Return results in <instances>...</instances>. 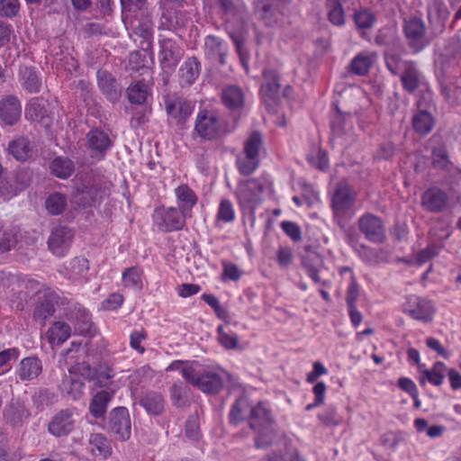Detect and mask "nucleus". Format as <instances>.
Listing matches in <instances>:
<instances>
[{
  "label": "nucleus",
  "instance_id": "obj_1",
  "mask_svg": "<svg viewBox=\"0 0 461 461\" xmlns=\"http://www.w3.org/2000/svg\"><path fill=\"white\" fill-rule=\"evenodd\" d=\"M269 185V180L264 176L239 181L234 195L240 212L255 218L256 210L262 203L263 194Z\"/></svg>",
  "mask_w": 461,
  "mask_h": 461
},
{
  "label": "nucleus",
  "instance_id": "obj_2",
  "mask_svg": "<svg viewBox=\"0 0 461 461\" xmlns=\"http://www.w3.org/2000/svg\"><path fill=\"white\" fill-rule=\"evenodd\" d=\"M111 185L104 176H94L76 186L73 197L80 207H96L109 196Z\"/></svg>",
  "mask_w": 461,
  "mask_h": 461
},
{
  "label": "nucleus",
  "instance_id": "obj_3",
  "mask_svg": "<svg viewBox=\"0 0 461 461\" xmlns=\"http://www.w3.org/2000/svg\"><path fill=\"white\" fill-rule=\"evenodd\" d=\"M386 68L394 76H399L402 87L409 93H413L421 84L422 76L412 60L403 59L399 54L385 51Z\"/></svg>",
  "mask_w": 461,
  "mask_h": 461
},
{
  "label": "nucleus",
  "instance_id": "obj_4",
  "mask_svg": "<svg viewBox=\"0 0 461 461\" xmlns=\"http://www.w3.org/2000/svg\"><path fill=\"white\" fill-rule=\"evenodd\" d=\"M249 423V427L258 433L255 438L257 447L263 448L272 444L274 439L271 428L273 417L270 409L265 402H259L252 406Z\"/></svg>",
  "mask_w": 461,
  "mask_h": 461
},
{
  "label": "nucleus",
  "instance_id": "obj_5",
  "mask_svg": "<svg viewBox=\"0 0 461 461\" xmlns=\"http://www.w3.org/2000/svg\"><path fill=\"white\" fill-rule=\"evenodd\" d=\"M439 62L445 75L456 78V86L461 88V41L452 38L446 42L439 56Z\"/></svg>",
  "mask_w": 461,
  "mask_h": 461
},
{
  "label": "nucleus",
  "instance_id": "obj_6",
  "mask_svg": "<svg viewBox=\"0 0 461 461\" xmlns=\"http://www.w3.org/2000/svg\"><path fill=\"white\" fill-rule=\"evenodd\" d=\"M183 377L205 393H217L223 386V379L215 371L203 370L197 373L193 367L181 368Z\"/></svg>",
  "mask_w": 461,
  "mask_h": 461
},
{
  "label": "nucleus",
  "instance_id": "obj_7",
  "mask_svg": "<svg viewBox=\"0 0 461 461\" xmlns=\"http://www.w3.org/2000/svg\"><path fill=\"white\" fill-rule=\"evenodd\" d=\"M163 103L168 119L177 124L185 123L194 109V104L177 93L163 96Z\"/></svg>",
  "mask_w": 461,
  "mask_h": 461
},
{
  "label": "nucleus",
  "instance_id": "obj_8",
  "mask_svg": "<svg viewBox=\"0 0 461 461\" xmlns=\"http://www.w3.org/2000/svg\"><path fill=\"white\" fill-rule=\"evenodd\" d=\"M78 371H84L86 378L91 377V367L83 363L82 365L69 368V375H65L59 385L62 394L71 400H77L84 393L85 378L82 377V375H84L83 374L79 375L77 373Z\"/></svg>",
  "mask_w": 461,
  "mask_h": 461
},
{
  "label": "nucleus",
  "instance_id": "obj_9",
  "mask_svg": "<svg viewBox=\"0 0 461 461\" xmlns=\"http://www.w3.org/2000/svg\"><path fill=\"white\" fill-rule=\"evenodd\" d=\"M187 217L176 207H158L152 214V221L160 231L173 232L182 230Z\"/></svg>",
  "mask_w": 461,
  "mask_h": 461
},
{
  "label": "nucleus",
  "instance_id": "obj_10",
  "mask_svg": "<svg viewBox=\"0 0 461 461\" xmlns=\"http://www.w3.org/2000/svg\"><path fill=\"white\" fill-rule=\"evenodd\" d=\"M359 231L365 239L374 244H383L386 240V229L383 219L372 212H365L357 220Z\"/></svg>",
  "mask_w": 461,
  "mask_h": 461
},
{
  "label": "nucleus",
  "instance_id": "obj_11",
  "mask_svg": "<svg viewBox=\"0 0 461 461\" xmlns=\"http://www.w3.org/2000/svg\"><path fill=\"white\" fill-rule=\"evenodd\" d=\"M403 32L409 47L413 52L419 53L429 44L427 27L422 19L410 17L404 21Z\"/></svg>",
  "mask_w": 461,
  "mask_h": 461
},
{
  "label": "nucleus",
  "instance_id": "obj_12",
  "mask_svg": "<svg viewBox=\"0 0 461 461\" xmlns=\"http://www.w3.org/2000/svg\"><path fill=\"white\" fill-rule=\"evenodd\" d=\"M110 431L116 438L126 441L131 435V421L129 410L126 407L113 408L109 413L108 422Z\"/></svg>",
  "mask_w": 461,
  "mask_h": 461
},
{
  "label": "nucleus",
  "instance_id": "obj_13",
  "mask_svg": "<svg viewBox=\"0 0 461 461\" xmlns=\"http://www.w3.org/2000/svg\"><path fill=\"white\" fill-rule=\"evenodd\" d=\"M403 312L414 320L429 322L433 319L435 309L431 301L411 294L403 304Z\"/></svg>",
  "mask_w": 461,
  "mask_h": 461
},
{
  "label": "nucleus",
  "instance_id": "obj_14",
  "mask_svg": "<svg viewBox=\"0 0 461 461\" xmlns=\"http://www.w3.org/2000/svg\"><path fill=\"white\" fill-rule=\"evenodd\" d=\"M158 44L159 51L158 58L159 66L164 72H171L179 63L183 56V50L171 39H161Z\"/></svg>",
  "mask_w": 461,
  "mask_h": 461
},
{
  "label": "nucleus",
  "instance_id": "obj_15",
  "mask_svg": "<svg viewBox=\"0 0 461 461\" xmlns=\"http://www.w3.org/2000/svg\"><path fill=\"white\" fill-rule=\"evenodd\" d=\"M86 140L91 158L98 161L105 158L107 151L113 146L109 134L98 128L90 130L86 136Z\"/></svg>",
  "mask_w": 461,
  "mask_h": 461
},
{
  "label": "nucleus",
  "instance_id": "obj_16",
  "mask_svg": "<svg viewBox=\"0 0 461 461\" xmlns=\"http://www.w3.org/2000/svg\"><path fill=\"white\" fill-rule=\"evenodd\" d=\"M194 130L204 140L217 138L221 131V123L212 112L202 111L197 114Z\"/></svg>",
  "mask_w": 461,
  "mask_h": 461
},
{
  "label": "nucleus",
  "instance_id": "obj_17",
  "mask_svg": "<svg viewBox=\"0 0 461 461\" xmlns=\"http://www.w3.org/2000/svg\"><path fill=\"white\" fill-rule=\"evenodd\" d=\"M280 78L277 71L273 68H266L263 72V83L260 87V95L267 107L273 111V104L278 99Z\"/></svg>",
  "mask_w": 461,
  "mask_h": 461
},
{
  "label": "nucleus",
  "instance_id": "obj_18",
  "mask_svg": "<svg viewBox=\"0 0 461 461\" xmlns=\"http://www.w3.org/2000/svg\"><path fill=\"white\" fill-rule=\"evenodd\" d=\"M73 237L74 233L68 227H54L48 239L50 250L58 257H64L71 246Z\"/></svg>",
  "mask_w": 461,
  "mask_h": 461
},
{
  "label": "nucleus",
  "instance_id": "obj_19",
  "mask_svg": "<svg viewBox=\"0 0 461 461\" xmlns=\"http://www.w3.org/2000/svg\"><path fill=\"white\" fill-rule=\"evenodd\" d=\"M357 194L350 185L346 183L338 184L332 197L331 206L334 213L344 214L351 210L356 202Z\"/></svg>",
  "mask_w": 461,
  "mask_h": 461
},
{
  "label": "nucleus",
  "instance_id": "obj_20",
  "mask_svg": "<svg viewBox=\"0 0 461 461\" xmlns=\"http://www.w3.org/2000/svg\"><path fill=\"white\" fill-rule=\"evenodd\" d=\"M431 160L435 168L445 172L449 178H455L461 170L450 160L446 144L439 140L431 149Z\"/></svg>",
  "mask_w": 461,
  "mask_h": 461
},
{
  "label": "nucleus",
  "instance_id": "obj_21",
  "mask_svg": "<svg viewBox=\"0 0 461 461\" xmlns=\"http://www.w3.org/2000/svg\"><path fill=\"white\" fill-rule=\"evenodd\" d=\"M75 424L74 411L71 409H64L51 418L48 431L57 438L67 436L74 430Z\"/></svg>",
  "mask_w": 461,
  "mask_h": 461
},
{
  "label": "nucleus",
  "instance_id": "obj_22",
  "mask_svg": "<svg viewBox=\"0 0 461 461\" xmlns=\"http://www.w3.org/2000/svg\"><path fill=\"white\" fill-rule=\"evenodd\" d=\"M21 114L22 104L16 95H6L0 99V121L4 125H14Z\"/></svg>",
  "mask_w": 461,
  "mask_h": 461
},
{
  "label": "nucleus",
  "instance_id": "obj_23",
  "mask_svg": "<svg viewBox=\"0 0 461 461\" xmlns=\"http://www.w3.org/2000/svg\"><path fill=\"white\" fill-rule=\"evenodd\" d=\"M421 205L429 212L438 213L443 212L448 202L447 194L437 186L428 188L421 194Z\"/></svg>",
  "mask_w": 461,
  "mask_h": 461
},
{
  "label": "nucleus",
  "instance_id": "obj_24",
  "mask_svg": "<svg viewBox=\"0 0 461 461\" xmlns=\"http://www.w3.org/2000/svg\"><path fill=\"white\" fill-rule=\"evenodd\" d=\"M4 419L12 426H22L29 418L30 411L20 398H13L5 407Z\"/></svg>",
  "mask_w": 461,
  "mask_h": 461
},
{
  "label": "nucleus",
  "instance_id": "obj_25",
  "mask_svg": "<svg viewBox=\"0 0 461 461\" xmlns=\"http://www.w3.org/2000/svg\"><path fill=\"white\" fill-rule=\"evenodd\" d=\"M42 372V362L36 356L23 358L15 369L16 378L28 383L36 380Z\"/></svg>",
  "mask_w": 461,
  "mask_h": 461
},
{
  "label": "nucleus",
  "instance_id": "obj_26",
  "mask_svg": "<svg viewBox=\"0 0 461 461\" xmlns=\"http://www.w3.org/2000/svg\"><path fill=\"white\" fill-rule=\"evenodd\" d=\"M174 194L177 209L187 218L192 216V210L198 202L195 192L187 185L182 184L175 188Z\"/></svg>",
  "mask_w": 461,
  "mask_h": 461
},
{
  "label": "nucleus",
  "instance_id": "obj_27",
  "mask_svg": "<svg viewBox=\"0 0 461 461\" xmlns=\"http://www.w3.org/2000/svg\"><path fill=\"white\" fill-rule=\"evenodd\" d=\"M58 300L59 296L55 292L51 290L45 291L43 298L39 301L34 309V320L44 324L45 321L56 312Z\"/></svg>",
  "mask_w": 461,
  "mask_h": 461
},
{
  "label": "nucleus",
  "instance_id": "obj_28",
  "mask_svg": "<svg viewBox=\"0 0 461 461\" xmlns=\"http://www.w3.org/2000/svg\"><path fill=\"white\" fill-rule=\"evenodd\" d=\"M45 336L51 348L59 347L71 336V327L65 321H55L48 329Z\"/></svg>",
  "mask_w": 461,
  "mask_h": 461
},
{
  "label": "nucleus",
  "instance_id": "obj_29",
  "mask_svg": "<svg viewBox=\"0 0 461 461\" xmlns=\"http://www.w3.org/2000/svg\"><path fill=\"white\" fill-rule=\"evenodd\" d=\"M201 64L194 57L187 59L178 70L179 84L182 87L192 86L197 79Z\"/></svg>",
  "mask_w": 461,
  "mask_h": 461
},
{
  "label": "nucleus",
  "instance_id": "obj_30",
  "mask_svg": "<svg viewBox=\"0 0 461 461\" xmlns=\"http://www.w3.org/2000/svg\"><path fill=\"white\" fill-rule=\"evenodd\" d=\"M252 406L248 397L240 396L237 398L229 412L230 423L237 425L245 420L249 421Z\"/></svg>",
  "mask_w": 461,
  "mask_h": 461
},
{
  "label": "nucleus",
  "instance_id": "obj_31",
  "mask_svg": "<svg viewBox=\"0 0 461 461\" xmlns=\"http://www.w3.org/2000/svg\"><path fill=\"white\" fill-rule=\"evenodd\" d=\"M139 403L150 415L158 416L164 411V398L158 392H144L140 397Z\"/></svg>",
  "mask_w": 461,
  "mask_h": 461
},
{
  "label": "nucleus",
  "instance_id": "obj_32",
  "mask_svg": "<svg viewBox=\"0 0 461 461\" xmlns=\"http://www.w3.org/2000/svg\"><path fill=\"white\" fill-rule=\"evenodd\" d=\"M22 87L28 93L36 94L41 88V74L33 67H25L19 72Z\"/></svg>",
  "mask_w": 461,
  "mask_h": 461
},
{
  "label": "nucleus",
  "instance_id": "obj_33",
  "mask_svg": "<svg viewBox=\"0 0 461 461\" xmlns=\"http://www.w3.org/2000/svg\"><path fill=\"white\" fill-rule=\"evenodd\" d=\"M88 450L93 456L107 459L112 454L111 445L101 433H92L88 438Z\"/></svg>",
  "mask_w": 461,
  "mask_h": 461
},
{
  "label": "nucleus",
  "instance_id": "obj_34",
  "mask_svg": "<svg viewBox=\"0 0 461 461\" xmlns=\"http://www.w3.org/2000/svg\"><path fill=\"white\" fill-rule=\"evenodd\" d=\"M114 393L107 390L97 392L89 404V412L95 419H101L107 411L109 402L113 398Z\"/></svg>",
  "mask_w": 461,
  "mask_h": 461
},
{
  "label": "nucleus",
  "instance_id": "obj_35",
  "mask_svg": "<svg viewBox=\"0 0 461 461\" xmlns=\"http://www.w3.org/2000/svg\"><path fill=\"white\" fill-rule=\"evenodd\" d=\"M68 277L74 282L86 283L88 281L89 262L86 258H73L67 268Z\"/></svg>",
  "mask_w": 461,
  "mask_h": 461
},
{
  "label": "nucleus",
  "instance_id": "obj_36",
  "mask_svg": "<svg viewBox=\"0 0 461 461\" xmlns=\"http://www.w3.org/2000/svg\"><path fill=\"white\" fill-rule=\"evenodd\" d=\"M96 77L99 88L107 98L112 102L117 101L120 93L116 88V83L113 76L105 70H98Z\"/></svg>",
  "mask_w": 461,
  "mask_h": 461
},
{
  "label": "nucleus",
  "instance_id": "obj_37",
  "mask_svg": "<svg viewBox=\"0 0 461 461\" xmlns=\"http://www.w3.org/2000/svg\"><path fill=\"white\" fill-rule=\"evenodd\" d=\"M50 173L60 179H68L75 171V163L68 158L57 157L50 164Z\"/></svg>",
  "mask_w": 461,
  "mask_h": 461
},
{
  "label": "nucleus",
  "instance_id": "obj_38",
  "mask_svg": "<svg viewBox=\"0 0 461 461\" xmlns=\"http://www.w3.org/2000/svg\"><path fill=\"white\" fill-rule=\"evenodd\" d=\"M221 99L227 108L237 110L244 104V93L237 86H228L222 91Z\"/></svg>",
  "mask_w": 461,
  "mask_h": 461
},
{
  "label": "nucleus",
  "instance_id": "obj_39",
  "mask_svg": "<svg viewBox=\"0 0 461 461\" xmlns=\"http://www.w3.org/2000/svg\"><path fill=\"white\" fill-rule=\"evenodd\" d=\"M205 54L212 59L223 64L225 62V54L227 51L226 43L214 36H208L205 41Z\"/></svg>",
  "mask_w": 461,
  "mask_h": 461
},
{
  "label": "nucleus",
  "instance_id": "obj_40",
  "mask_svg": "<svg viewBox=\"0 0 461 461\" xmlns=\"http://www.w3.org/2000/svg\"><path fill=\"white\" fill-rule=\"evenodd\" d=\"M9 153L18 161H25L32 155V147L28 139L20 137L8 144Z\"/></svg>",
  "mask_w": 461,
  "mask_h": 461
},
{
  "label": "nucleus",
  "instance_id": "obj_41",
  "mask_svg": "<svg viewBox=\"0 0 461 461\" xmlns=\"http://www.w3.org/2000/svg\"><path fill=\"white\" fill-rule=\"evenodd\" d=\"M149 85L142 80L131 83L127 88L129 101L136 104H144L149 95Z\"/></svg>",
  "mask_w": 461,
  "mask_h": 461
},
{
  "label": "nucleus",
  "instance_id": "obj_42",
  "mask_svg": "<svg viewBox=\"0 0 461 461\" xmlns=\"http://www.w3.org/2000/svg\"><path fill=\"white\" fill-rule=\"evenodd\" d=\"M348 118L349 114H344L336 108L330 118L331 133L334 138L343 137L351 129L348 123Z\"/></svg>",
  "mask_w": 461,
  "mask_h": 461
},
{
  "label": "nucleus",
  "instance_id": "obj_43",
  "mask_svg": "<svg viewBox=\"0 0 461 461\" xmlns=\"http://www.w3.org/2000/svg\"><path fill=\"white\" fill-rule=\"evenodd\" d=\"M355 252L365 264L374 266L382 261L381 254L384 249H377L362 243L355 247Z\"/></svg>",
  "mask_w": 461,
  "mask_h": 461
},
{
  "label": "nucleus",
  "instance_id": "obj_44",
  "mask_svg": "<svg viewBox=\"0 0 461 461\" xmlns=\"http://www.w3.org/2000/svg\"><path fill=\"white\" fill-rule=\"evenodd\" d=\"M142 270L139 267L126 268L122 275L123 287L140 291L142 289Z\"/></svg>",
  "mask_w": 461,
  "mask_h": 461
},
{
  "label": "nucleus",
  "instance_id": "obj_45",
  "mask_svg": "<svg viewBox=\"0 0 461 461\" xmlns=\"http://www.w3.org/2000/svg\"><path fill=\"white\" fill-rule=\"evenodd\" d=\"M255 14L264 21L267 26H273L276 23V14L274 10L273 2H255Z\"/></svg>",
  "mask_w": 461,
  "mask_h": 461
},
{
  "label": "nucleus",
  "instance_id": "obj_46",
  "mask_svg": "<svg viewBox=\"0 0 461 461\" xmlns=\"http://www.w3.org/2000/svg\"><path fill=\"white\" fill-rule=\"evenodd\" d=\"M68 206V199L64 194L54 192L49 194L45 201V207L51 215L61 214Z\"/></svg>",
  "mask_w": 461,
  "mask_h": 461
},
{
  "label": "nucleus",
  "instance_id": "obj_47",
  "mask_svg": "<svg viewBox=\"0 0 461 461\" xmlns=\"http://www.w3.org/2000/svg\"><path fill=\"white\" fill-rule=\"evenodd\" d=\"M260 158H257L251 155L243 152L237 156L236 166L240 175L250 176L259 167Z\"/></svg>",
  "mask_w": 461,
  "mask_h": 461
},
{
  "label": "nucleus",
  "instance_id": "obj_48",
  "mask_svg": "<svg viewBox=\"0 0 461 461\" xmlns=\"http://www.w3.org/2000/svg\"><path fill=\"white\" fill-rule=\"evenodd\" d=\"M413 129L420 134H428L434 126L432 115L426 111H419L412 118Z\"/></svg>",
  "mask_w": 461,
  "mask_h": 461
},
{
  "label": "nucleus",
  "instance_id": "obj_49",
  "mask_svg": "<svg viewBox=\"0 0 461 461\" xmlns=\"http://www.w3.org/2000/svg\"><path fill=\"white\" fill-rule=\"evenodd\" d=\"M447 366L441 362H436L431 369H425L421 371L422 379H426L429 383L435 386H439L443 384Z\"/></svg>",
  "mask_w": 461,
  "mask_h": 461
},
{
  "label": "nucleus",
  "instance_id": "obj_50",
  "mask_svg": "<svg viewBox=\"0 0 461 461\" xmlns=\"http://www.w3.org/2000/svg\"><path fill=\"white\" fill-rule=\"evenodd\" d=\"M20 357L17 348H5L0 344V375H5L12 368V363Z\"/></svg>",
  "mask_w": 461,
  "mask_h": 461
},
{
  "label": "nucleus",
  "instance_id": "obj_51",
  "mask_svg": "<svg viewBox=\"0 0 461 461\" xmlns=\"http://www.w3.org/2000/svg\"><path fill=\"white\" fill-rule=\"evenodd\" d=\"M219 343L228 350H234L239 348V337L230 330H228L225 325H220L217 328Z\"/></svg>",
  "mask_w": 461,
  "mask_h": 461
},
{
  "label": "nucleus",
  "instance_id": "obj_52",
  "mask_svg": "<svg viewBox=\"0 0 461 461\" xmlns=\"http://www.w3.org/2000/svg\"><path fill=\"white\" fill-rule=\"evenodd\" d=\"M73 318L76 321V329L80 333H86L90 331L92 327L91 313L88 310L82 306L75 308Z\"/></svg>",
  "mask_w": 461,
  "mask_h": 461
},
{
  "label": "nucleus",
  "instance_id": "obj_53",
  "mask_svg": "<svg viewBox=\"0 0 461 461\" xmlns=\"http://www.w3.org/2000/svg\"><path fill=\"white\" fill-rule=\"evenodd\" d=\"M262 148V136L258 131L250 133L248 139L244 141L242 152L247 155H251L257 158H259V153Z\"/></svg>",
  "mask_w": 461,
  "mask_h": 461
},
{
  "label": "nucleus",
  "instance_id": "obj_54",
  "mask_svg": "<svg viewBox=\"0 0 461 461\" xmlns=\"http://www.w3.org/2000/svg\"><path fill=\"white\" fill-rule=\"evenodd\" d=\"M45 106L39 98L31 99L25 106V117L27 120L38 122L45 116Z\"/></svg>",
  "mask_w": 461,
  "mask_h": 461
},
{
  "label": "nucleus",
  "instance_id": "obj_55",
  "mask_svg": "<svg viewBox=\"0 0 461 461\" xmlns=\"http://www.w3.org/2000/svg\"><path fill=\"white\" fill-rule=\"evenodd\" d=\"M371 65L372 60L369 56L359 54L352 59L349 69L355 75L364 76L369 71Z\"/></svg>",
  "mask_w": 461,
  "mask_h": 461
},
{
  "label": "nucleus",
  "instance_id": "obj_56",
  "mask_svg": "<svg viewBox=\"0 0 461 461\" xmlns=\"http://www.w3.org/2000/svg\"><path fill=\"white\" fill-rule=\"evenodd\" d=\"M54 402L55 394L48 389H41L32 396V403L40 411H43L46 407L53 404Z\"/></svg>",
  "mask_w": 461,
  "mask_h": 461
},
{
  "label": "nucleus",
  "instance_id": "obj_57",
  "mask_svg": "<svg viewBox=\"0 0 461 461\" xmlns=\"http://www.w3.org/2000/svg\"><path fill=\"white\" fill-rule=\"evenodd\" d=\"M235 217V210L231 201L229 199H221L217 212L218 221L229 223L232 222Z\"/></svg>",
  "mask_w": 461,
  "mask_h": 461
},
{
  "label": "nucleus",
  "instance_id": "obj_58",
  "mask_svg": "<svg viewBox=\"0 0 461 461\" xmlns=\"http://www.w3.org/2000/svg\"><path fill=\"white\" fill-rule=\"evenodd\" d=\"M329 9V20L331 23L337 26H340L345 23L344 9L341 5V2H330L328 5Z\"/></svg>",
  "mask_w": 461,
  "mask_h": 461
},
{
  "label": "nucleus",
  "instance_id": "obj_59",
  "mask_svg": "<svg viewBox=\"0 0 461 461\" xmlns=\"http://www.w3.org/2000/svg\"><path fill=\"white\" fill-rule=\"evenodd\" d=\"M170 397L176 406H184L185 404L186 386L181 381L174 383L170 388Z\"/></svg>",
  "mask_w": 461,
  "mask_h": 461
},
{
  "label": "nucleus",
  "instance_id": "obj_60",
  "mask_svg": "<svg viewBox=\"0 0 461 461\" xmlns=\"http://www.w3.org/2000/svg\"><path fill=\"white\" fill-rule=\"evenodd\" d=\"M316 260H319L318 256L312 257H304L302 261L303 267L305 270L306 275L314 282L320 283L321 276L319 275V268L316 264Z\"/></svg>",
  "mask_w": 461,
  "mask_h": 461
},
{
  "label": "nucleus",
  "instance_id": "obj_61",
  "mask_svg": "<svg viewBox=\"0 0 461 461\" xmlns=\"http://www.w3.org/2000/svg\"><path fill=\"white\" fill-rule=\"evenodd\" d=\"M307 160L312 167L322 171L329 167V157L327 152L323 149H318L308 155Z\"/></svg>",
  "mask_w": 461,
  "mask_h": 461
},
{
  "label": "nucleus",
  "instance_id": "obj_62",
  "mask_svg": "<svg viewBox=\"0 0 461 461\" xmlns=\"http://www.w3.org/2000/svg\"><path fill=\"white\" fill-rule=\"evenodd\" d=\"M355 23L358 28L367 29L370 28L375 21V15L367 9H361L355 13Z\"/></svg>",
  "mask_w": 461,
  "mask_h": 461
},
{
  "label": "nucleus",
  "instance_id": "obj_63",
  "mask_svg": "<svg viewBox=\"0 0 461 461\" xmlns=\"http://www.w3.org/2000/svg\"><path fill=\"white\" fill-rule=\"evenodd\" d=\"M318 418L327 426H337L341 421V418L333 405L327 406L324 411L318 415Z\"/></svg>",
  "mask_w": 461,
  "mask_h": 461
},
{
  "label": "nucleus",
  "instance_id": "obj_64",
  "mask_svg": "<svg viewBox=\"0 0 461 461\" xmlns=\"http://www.w3.org/2000/svg\"><path fill=\"white\" fill-rule=\"evenodd\" d=\"M276 259L282 268L288 267L294 261V253L288 246H279L276 251Z\"/></svg>",
  "mask_w": 461,
  "mask_h": 461
}]
</instances>
